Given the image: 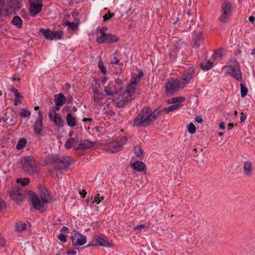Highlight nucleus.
Wrapping results in <instances>:
<instances>
[{
  "instance_id": "a878e982",
  "label": "nucleus",
  "mask_w": 255,
  "mask_h": 255,
  "mask_svg": "<svg viewBox=\"0 0 255 255\" xmlns=\"http://www.w3.org/2000/svg\"><path fill=\"white\" fill-rule=\"evenodd\" d=\"M103 99V94L97 89H94V100L99 102Z\"/></svg>"
},
{
  "instance_id": "0e129e2a",
  "label": "nucleus",
  "mask_w": 255,
  "mask_h": 255,
  "mask_svg": "<svg viewBox=\"0 0 255 255\" xmlns=\"http://www.w3.org/2000/svg\"><path fill=\"white\" fill-rule=\"evenodd\" d=\"M80 193L81 195H82L83 197H85L86 195L87 194V192L85 190H82L80 192Z\"/></svg>"
},
{
  "instance_id": "4d7b16f0",
  "label": "nucleus",
  "mask_w": 255,
  "mask_h": 255,
  "mask_svg": "<svg viewBox=\"0 0 255 255\" xmlns=\"http://www.w3.org/2000/svg\"><path fill=\"white\" fill-rule=\"evenodd\" d=\"M23 98V97H19V98H15L14 100V105H17L18 104H20L22 102V99Z\"/></svg>"
},
{
  "instance_id": "69168bd1",
  "label": "nucleus",
  "mask_w": 255,
  "mask_h": 255,
  "mask_svg": "<svg viewBox=\"0 0 255 255\" xmlns=\"http://www.w3.org/2000/svg\"><path fill=\"white\" fill-rule=\"evenodd\" d=\"M11 91L15 94H18V90L15 88L13 87L11 89Z\"/></svg>"
},
{
  "instance_id": "6ab92c4d",
  "label": "nucleus",
  "mask_w": 255,
  "mask_h": 255,
  "mask_svg": "<svg viewBox=\"0 0 255 255\" xmlns=\"http://www.w3.org/2000/svg\"><path fill=\"white\" fill-rule=\"evenodd\" d=\"M54 101L55 105L62 106L65 103L66 99L63 94L60 93L54 96Z\"/></svg>"
},
{
  "instance_id": "338daca9",
  "label": "nucleus",
  "mask_w": 255,
  "mask_h": 255,
  "mask_svg": "<svg viewBox=\"0 0 255 255\" xmlns=\"http://www.w3.org/2000/svg\"><path fill=\"white\" fill-rule=\"evenodd\" d=\"M249 20L250 21L253 23L255 20V17L253 16H251L249 17Z\"/></svg>"
},
{
  "instance_id": "9b49d317",
  "label": "nucleus",
  "mask_w": 255,
  "mask_h": 255,
  "mask_svg": "<svg viewBox=\"0 0 255 255\" xmlns=\"http://www.w3.org/2000/svg\"><path fill=\"white\" fill-rule=\"evenodd\" d=\"M26 196L25 193L23 191V189L19 187H15L13 188L10 192V197L13 200L17 202L22 201Z\"/></svg>"
},
{
  "instance_id": "bb28decb",
  "label": "nucleus",
  "mask_w": 255,
  "mask_h": 255,
  "mask_svg": "<svg viewBox=\"0 0 255 255\" xmlns=\"http://www.w3.org/2000/svg\"><path fill=\"white\" fill-rule=\"evenodd\" d=\"M12 24L17 28H21L22 25V21L18 16H14L12 20Z\"/></svg>"
},
{
  "instance_id": "49530a36",
  "label": "nucleus",
  "mask_w": 255,
  "mask_h": 255,
  "mask_svg": "<svg viewBox=\"0 0 255 255\" xmlns=\"http://www.w3.org/2000/svg\"><path fill=\"white\" fill-rule=\"evenodd\" d=\"M111 63L112 64L118 65L121 69H122L123 67V64L122 63H120L119 60L116 57H114L111 59Z\"/></svg>"
},
{
  "instance_id": "7ed1b4c3",
  "label": "nucleus",
  "mask_w": 255,
  "mask_h": 255,
  "mask_svg": "<svg viewBox=\"0 0 255 255\" xmlns=\"http://www.w3.org/2000/svg\"><path fill=\"white\" fill-rule=\"evenodd\" d=\"M20 164L22 170L30 174H37L39 172V167L32 156H26L22 157L20 160Z\"/></svg>"
},
{
  "instance_id": "4be33fe9",
  "label": "nucleus",
  "mask_w": 255,
  "mask_h": 255,
  "mask_svg": "<svg viewBox=\"0 0 255 255\" xmlns=\"http://www.w3.org/2000/svg\"><path fill=\"white\" fill-rule=\"evenodd\" d=\"M145 164L140 161H137L131 164V167L138 171H142L145 168Z\"/></svg>"
},
{
  "instance_id": "20e7f679",
  "label": "nucleus",
  "mask_w": 255,
  "mask_h": 255,
  "mask_svg": "<svg viewBox=\"0 0 255 255\" xmlns=\"http://www.w3.org/2000/svg\"><path fill=\"white\" fill-rule=\"evenodd\" d=\"M134 93V87L127 86L126 90L114 99L116 106L118 108L123 107L127 102L131 99V96Z\"/></svg>"
},
{
  "instance_id": "c9c22d12",
  "label": "nucleus",
  "mask_w": 255,
  "mask_h": 255,
  "mask_svg": "<svg viewBox=\"0 0 255 255\" xmlns=\"http://www.w3.org/2000/svg\"><path fill=\"white\" fill-rule=\"evenodd\" d=\"M26 225L24 222L19 221L17 223L16 225V229L17 231H22L26 228Z\"/></svg>"
},
{
  "instance_id": "e433bc0d",
  "label": "nucleus",
  "mask_w": 255,
  "mask_h": 255,
  "mask_svg": "<svg viewBox=\"0 0 255 255\" xmlns=\"http://www.w3.org/2000/svg\"><path fill=\"white\" fill-rule=\"evenodd\" d=\"M65 24L69 26L71 29L73 31L77 30L78 28V23L72 22L68 20L65 21Z\"/></svg>"
},
{
  "instance_id": "f3484780",
  "label": "nucleus",
  "mask_w": 255,
  "mask_h": 255,
  "mask_svg": "<svg viewBox=\"0 0 255 255\" xmlns=\"http://www.w3.org/2000/svg\"><path fill=\"white\" fill-rule=\"evenodd\" d=\"M104 91L106 94L110 96H114L120 92L114 84H109L105 87Z\"/></svg>"
},
{
  "instance_id": "774afa93",
  "label": "nucleus",
  "mask_w": 255,
  "mask_h": 255,
  "mask_svg": "<svg viewBox=\"0 0 255 255\" xmlns=\"http://www.w3.org/2000/svg\"><path fill=\"white\" fill-rule=\"evenodd\" d=\"M219 127L220 128L222 129H224L225 128V124L223 122H222L220 125H219Z\"/></svg>"
},
{
  "instance_id": "5701e85b",
  "label": "nucleus",
  "mask_w": 255,
  "mask_h": 255,
  "mask_svg": "<svg viewBox=\"0 0 255 255\" xmlns=\"http://www.w3.org/2000/svg\"><path fill=\"white\" fill-rule=\"evenodd\" d=\"M66 120L68 126L70 127H74L76 125V119L71 113L67 114Z\"/></svg>"
},
{
  "instance_id": "f257e3e1",
  "label": "nucleus",
  "mask_w": 255,
  "mask_h": 255,
  "mask_svg": "<svg viewBox=\"0 0 255 255\" xmlns=\"http://www.w3.org/2000/svg\"><path fill=\"white\" fill-rule=\"evenodd\" d=\"M159 113L157 110L152 112L149 107L143 108L133 120V126L146 127L155 120L159 116Z\"/></svg>"
},
{
  "instance_id": "2f4dec72",
  "label": "nucleus",
  "mask_w": 255,
  "mask_h": 255,
  "mask_svg": "<svg viewBox=\"0 0 255 255\" xmlns=\"http://www.w3.org/2000/svg\"><path fill=\"white\" fill-rule=\"evenodd\" d=\"M27 143V140L25 138H20L16 145V148L18 150H20L24 147Z\"/></svg>"
},
{
  "instance_id": "ddd939ff",
  "label": "nucleus",
  "mask_w": 255,
  "mask_h": 255,
  "mask_svg": "<svg viewBox=\"0 0 255 255\" xmlns=\"http://www.w3.org/2000/svg\"><path fill=\"white\" fill-rule=\"evenodd\" d=\"M195 69L194 67H190L185 70L182 75V77L180 80L181 84L185 85L188 84L190 80L195 75Z\"/></svg>"
},
{
  "instance_id": "f8f14e48",
  "label": "nucleus",
  "mask_w": 255,
  "mask_h": 255,
  "mask_svg": "<svg viewBox=\"0 0 255 255\" xmlns=\"http://www.w3.org/2000/svg\"><path fill=\"white\" fill-rule=\"evenodd\" d=\"M29 11L32 16L36 15L42 10L43 6L41 0H29Z\"/></svg>"
},
{
  "instance_id": "de8ad7c7",
  "label": "nucleus",
  "mask_w": 255,
  "mask_h": 255,
  "mask_svg": "<svg viewBox=\"0 0 255 255\" xmlns=\"http://www.w3.org/2000/svg\"><path fill=\"white\" fill-rule=\"evenodd\" d=\"M96 246H99V240L98 236L94 238V239L89 243V245L87 247H93Z\"/></svg>"
},
{
  "instance_id": "f704fd0d",
  "label": "nucleus",
  "mask_w": 255,
  "mask_h": 255,
  "mask_svg": "<svg viewBox=\"0 0 255 255\" xmlns=\"http://www.w3.org/2000/svg\"><path fill=\"white\" fill-rule=\"evenodd\" d=\"M122 149V145L119 144L115 145V146H111L109 148V151H110L111 153H115Z\"/></svg>"
},
{
  "instance_id": "0eeeda50",
  "label": "nucleus",
  "mask_w": 255,
  "mask_h": 255,
  "mask_svg": "<svg viewBox=\"0 0 255 255\" xmlns=\"http://www.w3.org/2000/svg\"><path fill=\"white\" fill-rule=\"evenodd\" d=\"M180 82L175 78H171L166 81L165 92L166 95H172L178 89Z\"/></svg>"
},
{
  "instance_id": "412c9836",
  "label": "nucleus",
  "mask_w": 255,
  "mask_h": 255,
  "mask_svg": "<svg viewBox=\"0 0 255 255\" xmlns=\"http://www.w3.org/2000/svg\"><path fill=\"white\" fill-rule=\"evenodd\" d=\"M226 53V50L224 48H219L215 51L213 54V58L216 60H221L223 58Z\"/></svg>"
},
{
  "instance_id": "a211bd4d",
  "label": "nucleus",
  "mask_w": 255,
  "mask_h": 255,
  "mask_svg": "<svg viewBox=\"0 0 255 255\" xmlns=\"http://www.w3.org/2000/svg\"><path fill=\"white\" fill-rule=\"evenodd\" d=\"M40 197L42 200L48 202L50 199V195L47 190V189L44 187H42L40 189Z\"/></svg>"
},
{
  "instance_id": "13d9d810",
  "label": "nucleus",
  "mask_w": 255,
  "mask_h": 255,
  "mask_svg": "<svg viewBox=\"0 0 255 255\" xmlns=\"http://www.w3.org/2000/svg\"><path fill=\"white\" fill-rule=\"evenodd\" d=\"M56 113L54 110H50L49 112V118L52 121L53 120V116L55 115V114Z\"/></svg>"
},
{
  "instance_id": "cd10ccee",
  "label": "nucleus",
  "mask_w": 255,
  "mask_h": 255,
  "mask_svg": "<svg viewBox=\"0 0 255 255\" xmlns=\"http://www.w3.org/2000/svg\"><path fill=\"white\" fill-rule=\"evenodd\" d=\"M193 46L199 47L200 45V42L201 41V33H197L195 37L193 38Z\"/></svg>"
},
{
  "instance_id": "6e6552de",
  "label": "nucleus",
  "mask_w": 255,
  "mask_h": 255,
  "mask_svg": "<svg viewBox=\"0 0 255 255\" xmlns=\"http://www.w3.org/2000/svg\"><path fill=\"white\" fill-rule=\"evenodd\" d=\"M27 196L30 199L33 207L36 210H39L43 208L44 205L48 203L43 200H40L33 191H29L28 192Z\"/></svg>"
},
{
  "instance_id": "37998d69",
  "label": "nucleus",
  "mask_w": 255,
  "mask_h": 255,
  "mask_svg": "<svg viewBox=\"0 0 255 255\" xmlns=\"http://www.w3.org/2000/svg\"><path fill=\"white\" fill-rule=\"evenodd\" d=\"M150 226L149 223H146L144 224H141L136 226L134 228V230L137 231V233L140 232L142 229L148 227Z\"/></svg>"
},
{
  "instance_id": "680f3d73",
  "label": "nucleus",
  "mask_w": 255,
  "mask_h": 255,
  "mask_svg": "<svg viewBox=\"0 0 255 255\" xmlns=\"http://www.w3.org/2000/svg\"><path fill=\"white\" fill-rule=\"evenodd\" d=\"M108 30V28L106 26H103L100 29V31L101 34L106 33L105 31Z\"/></svg>"
},
{
  "instance_id": "ea45409f",
  "label": "nucleus",
  "mask_w": 255,
  "mask_h": 255,
  "mask_svg": "<svg viewBox=\"0 0 255 255\" xmlns=\"http://www.w3.org/2000/svg\"><path fill=\"white\" fill-rule=\"evenodd\" d=\"M185 100L183 97H178L172 98L168 101L169 104L177 103L178 102H183Z\"/></svg>"
},
{
  "instance_id": "dca6fc26",
  "label": "nucleus",
  "mask_w": 255,
  "mask_h": 255,
  "mask_svg": "<svg viewBox=\"0 0 255 255\" xmlns=\"http://www.w3.org/2000/svg\"><path fill=\"white\" fill-rule=\"evenodd\" d=\"M95 143L90 140L85 139L81 140L76 146V149H84L93 147Z\"/></svg>"
},
{
  "instance_id": "3c124183",
  "label": "nucleus",
  "mask_w": 255,
  "mask_h": 255,
  "mask_svg": "<svg viewBox=\"0 0 255 255\" xmlns=\"http://www.w3.org/2000/svg\"><path fill=\"white\" fill-rule=\"evenodd\" d=\"M98 66L100 69L101 71L104 74H106L107 72V70L104 67V63L102 61H100L99 62Z\"/></svg>"
},
{
  "instance_id": "f03ea898",
  "label": "nucleus",
  "mask_w": 255,
  "mask_h": 255,
  "mask_svg": "<svg viewBox=\"0 0 255 255\" xmlns=\"http://www.w3.org/2000/svg\"><path fill=\"white\" fill-rule=\"evenodd\" d=\"M21 7L20 0H0V17L8 12L15 14Z\"/></svg>"
},
{
  "instance_id": "aec40b11",
  "label": "nucleus",
  "mask_w": 255,
  "mask_h": 255,
  "mask_svg": "<svg viewBox=\"0 0 255 255\" xmlns=\"http://www.w3.org/2000/svg\"><path fill=\"white\" fill-rule=\"evenodd\" d=\"M78 139H75V138H70L68 139L65 145V147L66 149H70L72 147H74L76 149V146L78 145Z\"/></svg>"
},
{
  "instance_id": "09e8293b",
  "label": "nucleus",
  "mask_w": 255,
  "mask_h": 255,
  "mask_svg": "<svg viewBox=\"0 0 255 255\" xmlns=\"http://www.w3.org/2000/svg\"><path fill=\"white\" fill-rule=\"evenodd\" d=\"M62 35L63 32L61 31H56L55 32H53V39L54 38H56L57 39H60L62 38Z\"/></svg>"
},
{
  "instance_id": "7c9ffc66",
  "label": "nucleus",
  "mask_w": 255,
  "mask_h": 255,
  "mask_svg": "<svg viewBox=\"0 0 255 255\" xmlns=\"http://www.w3.org/2000/svg\"><path fill=\"white\" fill-rule=\"evenodd\" d=\"M143 150L139 145H136L134 148V153L136 156L139 157L140 159H142L143 157Z\"/></svg>"
},
{
  "instance_id": "864d4df0",
  "label": "nucleus",
  "mask_w": 255,
  "mask_h": 255,
  "mask_svg": "<svg viewBox=\"0 0 255 255\" xmlns=\"http://www.w3.org/2000/svg\"><path fill=\"white\" fill-rule=\"evenodd\" d=\"M114 14L113 13H111L110 11H109L108 13L105 14V15L103 16L104 20H109L111 17L114 16Z\"/></svg>"
},
{
  "instance_id": "58836bf2",
  "label": "nucleus",
  "mask_w": 255,
  "mask_h": 255,
  "mask_svg": "<svg viewBox=\"0 0 255 255\" xmlns=\"http://www.w3.org/2000/svg\"><path fill=\"white\" fill-rule=\"evenodd\" d=\"M200 66L203 69L208 70L212 67V63L210 61L202 62L200 64Z\"/></svg>"
},
{
  "instance_id": "5fc2aeb1",
  "label": "nucleus",
  "mask_w": 255,
  "mask_h": 255,
  "mask_svg": "<svg viewBox=\"0 0 255 255\" xmlns=\"http://www.w3.org/2000/svg\"><path fill=\"white\" fill-rule=\"evenodd\" d=\"M5 239L3 236L0 234V248L5 245Z\"/></svg>"
},
{
  "instance_id": "c85d7f7f",
  "label": "nucleus",
  "mask_w": 255,
  "mask_h": 255,
  "mask_svg": "<svg viewBox=\"0 0 255 255\" xmlns=\"http://www.w3.org/2000/svg\"><path fill=\"white\" fill-rule=\"evenodd\" d=\"M119 40V37L116 35L112 34H107V42L113 43Z\"/></svg>"
},
{
  "instance_id": "1a4fd4ad",
  "label": "nucleus",
  "mask_w": 255,
  "mask_h": 255,
  "mask_svg": "<svg viewBox=\"0 0 255 255\" xmlns=\"http://www.w3.org/2000/svg\"><path fill=\"white\" fill-rule=\"evenodd\" d=\"M71 239L72 245L74 247L83 246L87 242L86 237L77 232L76 231H73L71 233Z\"/></svg>"
},
{
  "instance_id": "c756f323",
  "label": "nucleus",
  "mask_w": 255,
  "mask_h": 255,
  "mask_svg": "<svg viewBox=\"0 0 255 255\" xmlns=\"http://www.w3.org/2000/svg\"><path fill=\"white\" fill-rule=\"evenodd\" d=\"M181 106V104H174L171 106H170L169 107L167 108H165L163 109V111L165 112V113H169L173 111H174L179 108Z\"/></svg>"
},
{
  "instance_id": "393cba45",
  "label": "nucleus",
  "mask_w": 255,
  "mask_h": 255,
  "mask_svg": "<svg viewBox=\"0 0 255 255\" xmlns=\"http://www.w3.org/2000/svg\"><path fill=\"white\" fill-rule=\"evenodd\" d=\"M40 31L43 34L45 37L47 39H53V32L50 29H45L43 28H40Z\"/></svg>"
},
{
  "instance_id": "8fccbe9b",
  "label": "nucleus",
  "mask_w": 255,
  "mask_h": 255,
  "mask_svg": "<svg viewBox=\"0 0 255 255\" xmlns=\"http://www.w3.org/2000/svg\"><path fill=\"white\" fill-rule=\"evenodd\" d=\"M188 130V131L191 134L194 133L195 132L196 127L193 123H191L189 124Z\"/></svg>"
},
{
  "instance_id": "4468645a",
  "label": "nucleus",
  "mask_w": 255,
  "mask_h": 255,
  "mask_svg": "<svg viewBox=\"0 0 255 255\" xmlns=\"http://www.w3.org/2000/svg\"><path fill=\"white\" fill-rule=\"evenodd\" d=\"M43 115L40 111H38V117L34 124V130L35 134L39 135L43 129Z\"/></svg>"
},
{
  "instance_id": "423d86ee",
  "label": "nucleus",
  "mask_w": 255,
  "mask_h": 255,
  "mask_svg": "<svg viewBox=\"0 0 255 255\" xmlns=\"http://www.w3.org/2000/svg\"><path fill=\"white\" fill-rule=\"evenodd\" d=\"M227 73L231 74L238 81H241L242 79V74L240 71L239 63L235 60H231L229 65L225 67Z\"/></svg>"
},
{
  "instance_id": "603ef678",
  "label": "nucleus",
  "mask_w": 255,
  "mask_h": 255,
  "mask_svg": "<svg viewBox=\"0 0 255 255\" xmlns=\"http://www.w3.org/2000/svg\"><path fill=\"white\" fill-rule=\"evenodd\" d=\"M58 239L62 242L65 243L67 242V236L64 234L60 233L58 235Z\"/></svg>"
},
{
  "instance_id": "b1692460",
  "label": "nucleus",
  "mask_w": 255,
  "mask_h": 255,
  "mask_svg": "<svg viewBox=\"0 0 255 255\" xmlns=\"http://www.w3.org/2000/svg\"><path fill=\"white\" fill-rule=\"evenodd\" d=\"M52 121L59 127H62L63 126V121L62 120L61 116L57 113H55V115H54Z\"/></svg>"
},
{
  "instance_id": "a19ab883",
  "label": "nucleus",
  "mask_w": 255,
  "mask_h": 255,
  "mask_svg": "<svg viewBox=\"0 0 255 255\" xmlns=\"http://www.w3.org/2000/svg\"><path fill=\"white\" fill-rule=\"evenodd\" d=\"M140 79L137 76H134L132 78L131 82L129 85L128 86H131V87H133L134 88V91L135 90V87L136 84L139 82Z\"/></svg>"
},
{
  "instance_id": "a18cd8bd",
  "label": "nucleus",
  "mask_w": 255,
  "mask_h": 255,
  "mask_svg": "<svg viewBox=\"0 0 255 255\" xmlns=\"http://www.w3.org/2000/svg\"><path fill=\"white\" fill-rule=\"evenodd\" d=\"M241 96L245 97L248 93V89L244 86L243 83L240 84Z\"/></svg>"
},
{
  "instance_id": "72a5a7b5",
  "label": "nucleus",
  "mask_w": 255,
  "mask_h": 255,
  "mask_svg": "<svg viewBox=\"0 0 255 255\" xmlns=\"http://www.w3.org/2000/svg\"><path fill=\"white\" fill-rule=\"evenodd\" d=\"M99 246H103L104 247H110L111 244L108 241H106L103 238L98 237Z\"/></svg>"
},
{
  "instance_id": "052dcab7",
  "label": "nucleus",
  "mask_w": 255,
  "mask_h": 255,
  "mask_svg": "<svg viewBox=\"0 0 255 255\" xmlns=\"http://www.w3.org/2000/svg\"><path fill=\"white\" fill-rule=\"evenodd\" d=\"M195 120L199 124H202L203 122L202 118L200 116L197 117L195 119Z\"/></svg>"
},
{
  "instance_id": "2eb2a0df",
  "label": "nucleus",
  "mask_w": 255,
  "mask_h": 255,
  "mask_svg": "<svg viewBox=\"0 0 255 255\" xmlns=\"http://www.w3.org/2000/svg\"><path fill=\"white\" fill-rule=\"evenodd\" d=\"M244 174L247 177H251L253 174L254 167L253 163L249 160L243 162Z\"/></svg>"
},
{
  "instance_id": "4c0bfd02",
  "label": "nucleus",
  "mask_w": 255,
  "mask_h": 255,
  "mask_svg": "<svg viewBox=\"0 0 255 255\" xmlns=\"http://www.w3.org/2000/svg\"><path fill=\"white\" fill-rule=\"evenodd\" d=\"M114 85L116 86L117 89H118V90L120 92H121L122 90L124 87L123 81L121 79L119 78L115 79V84Z\"/></svg>"
},
{
  "instance_id": "e2e57ef3",
  "label": "nucleus",
  "mask_w": 255,
  "mask_h": 255,
  "mask_svg": "<svg viewBox=\"0 0 255 255\" xmlns=\"http://www.w3.org/2000/svg\"><path fill=\"white\" fill-rule=\"evenodd\" d=\"M67 254L68 255H75L76 254L77 252L75 250H72V251H67L66 252Z\"/></svg>"
},
{
  "instance_id": "6e6d98bb",
  "label": "nucleus",
  "mask_w": 255,
  "mask_h": 255,
  "mask_svg": "<svg viewBox=\"0 0 255 255\" xmlns=\"http://www.w3.org/2000/svg\"><path fill=\"white\" fill-rule=\"evenodd\" d=\"M100 196L99 194H97V195L95 197V200L93 201V203H96L97 204L100 203L101 201V200H100Z\"/></svg>"
},
{
  "instance_id": "39448f33",
  "label": "nucleus",
  "mask_w": 255,
  "mask_h": 255,
  "mask_svg": "<svg viewBox=\"0 0 255 255\" xmlns=\"http://www.w3.org/2000/svg\"><path fill=\"white\" fill-rule=\"evenodd\" d=\"M55 163L54 168L56 170H65L73 163L72 159L68 156L55 155L52 158Z\"/></svg>"
},
{
  "instance_id": "473e14b6",
  "label": "nucleus",
  "mask_w": 255,
  "mask_h": 255,
  "mask_svg": "<svg viewBox=\"0 0 255 255\" xmlns=\"http://www.w3.org/2000/svg\"><path fill=\"white\" fill-rule=\"evenodd\" d=\"M107 33L101 34V35L98 36L96 38V41L99 43H103L107 42Z\"/></svg>"
},
{
  "instance_id": "9d476101",
  "label": "nucleus",
  "mask_w": 255,
  "mask_h": 255,
  "mask_svg": "<svg viewBox=\"0 0 255 255\" xmlns=\"http://www.w3.org/2000/svg\"><path fill=\"white\" fill-rule=\"evenodd\" d=\"M222 14L219 20L222 22H226L229 18L231 13V4L230 2L226 1L222 4Z\"/></svg>"
},
{
  "instance_id": "bf43d9fd",
  "label": "nucleus",
  "mask_w": 255,
  "mask_h": 255,
  "mask_svg": "<svg viewBox=\"0 0 255 255\" xmlns=\"http://www.w3.org/2000/svg\"><path fill=\"white\" fill-rule=\"evenodd\" d=\"M246 118H247L246 115L243 112H242L241 114V117H240L241 122V123L244 122L245 121Z\"/></svg>"
},
{
  "instance_id": "c03bdc74",
  "label": "nucleus",
  "mask_w": 255,
  "mask_h": 255,
  "mask_svg": "<svg viewBox=\"0 0 255 255\" xmlns=\"http://www.w3.org/2000/svg\"><path fill=\"white\" fill-rule=\"evenodd\" d=\"M30 112L27 111L25 109H22L21 111L19 113L20 116L22 118L28 117L30 116Z\"/></svg>"
},
{
  "instance_id": "79ce46f5",
  "label": "nucleus",
  "mask_w": 255,
  "mask_h": 255,
  "mask_svg": "<svg viewBox=\"0 0 255 255\" xmlns=\"http://www.w3.org/2000/svg\"><path fill=\"white\" fill-rule=\"evenodd\" d=\"M16 182L20 183L22 186H25L29 184V179L28 178H17L16 179Z\"/></svg>"
}]
</instances>
